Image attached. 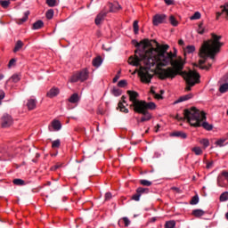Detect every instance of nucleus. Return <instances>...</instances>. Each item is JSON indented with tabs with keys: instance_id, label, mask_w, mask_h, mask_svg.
Wrapping results in <instances>:
<instances>
[{
	"instance_id": "f257e3e1",
	"label": "nucleus",
	"mask_w": 228,
	"mask_h": 228,
	"mask_svg": "<svg viewBox=\"0 0 228 228\" xmlns=\"http://www.w3.org/2000/svg\"><path fill=\"white\" fill-rule=\"evenodd\" d=\"M132 42L136 50L134 55L129 57L128 63L133 67H140L138 75L142 83L149 84L154 77V70L151 69V67L159 69L157 75L162 80L174 79L176 76H181L187 85L185 87L187 92L191 90V86L200 83V75L197 71L191 69L183 71L186 61L183 57L177 58V50L175 49V53L167 52L170 49V45H159L156 39H142L140 43L136 40ZM167 65L171 67L159 69Z\"/></svg>"
},
{
	"instance_id": "f03ea898",
	"label": "nucleus",
	"mask_w": 228,
	"mask_h": 228,
	"mask_svg": "<svg viewBox=\"0 0 228 228\" xmlns=\"http://www.w3.org/2000/svg\"><path fill=\"white\" fill-rule=\"evenodd\" d=\"M211 37L212 39L204 41L200 49L199 56L201 60L199 61V65H197V67L201 69V70H209V69H211L213 65L211 62H208V66L204 65V63L208 61V58L215 61V56L220 53V49L222 48V45H224V43L220 42V40H222V36L212 33Z\"/></svg>"
},
{
	"instance_id": "7ed1b4c3",
	"label": "nucleus",
	"mask_w": 228,
	"mask_h": 228,
	"mask_svg": "<svg viewBox=\"0 0 228 228\" xmlns=\"http://www.w3.org/2000/svg\"><path fill=\"white\" fill-rule=\"evenodd\" d=\"M187 122L192 127H202L207 131H211L213 129V125L206 122V112L201 111L196 107H191L190 109H185L183 113Z\"/></svg>"
},
{
	"instance_id": "20e7f679",
	"label": "nucleus",
	"mask_w": 228,
	"mask_h": 228,
	"mask_svg": "<svg viewBox=\"0 0 228 228\" xmlns=\"http://www.w3.org/2000/svg\"><path fill=\"white\" fill-rule=\"evenodd\" d=\"M126 94L129 97L130 102H132L129 107L133 108L134 111H136L138 108H140V104H142V101L138 100V97H140V94L136 91H126Z\"/></svg>"
},
{
	"instance_id": "39448f33",
	"label": "nucleus",
	"mask_w": 228,
	"mask_h": 228,
	"mask_svg": "<svg viewBox=\"0 0 228 228\" xmlns=\"http://www.w3.org/2000/svg\"><path fill=\"white\" fill-rule=\"evenodd\" d=\"M86 79H88V69H83L79 72L75 73L71 77L70 82L77 83V81H81L83 83V81H86Z\"/></svg>"
},
{
	"instance_id": "423d86ee",
	"label": "nucleus",
	"mask_w": 228,
	"mask_h": 228,
	"mask_svg": "<svg viewBox=\"0 0 228 228\" xmlns=\"http://www.w3.org/2000/svg\"><path fill=\"white\" fill-rule=\"evenodd\" d=\"M137 110L142 111H149L148 110H156V103L152 102H147L145 101H142Z\"/></svg>"
},
{
	"instance_id": "0eeeda50",
	"label": "nucleus",
	"mask_w": 228,
	"mask_h": 228,
	"mask_svg": "<svg viewBox=\"0 0 228 228\" xmlns=\"http://www.w3.org/2000/svg\"><path fill=\"white\" fill-rule=\"evenodd\" d=\"M167 20V15L166 14H156L153 16V26H159V24L165 23Z\"/></svg>"
},
{
	"instance_id": "6e6552de",
	"label": "nucleus",
	"mask_w": 228,
	"mask_h": 228,
	"mask_svg": "<svg viewBox=\"0 0 228 228\" xmlns=\"http://www.w3.org/2000/svg\"><path fill=\"white\" fill-rule=\"evenodd\" d=\"M12 123L13 119L12 118V116L4 114L2 117V127H10V126H12Z\"/></svg>"
},
{
	"instance_id": "1a4fd4ad",
	"label": "nucleus",
	"mask_w": 228,
	"mask_h": 228,
	"mask_svg": "<svg viewBox=\"0 0 228 228\" xmlns=\"http://www.w3.org/2000/svg\"><path fill=\"white\" fill-rule=\"evenodd\" d=\"M60 129H61V123L56 119L52 121L51 125L48 126L50 133H53V131H60Z\"/></svg>"
},
{
	"instance_id": "9d476101",
	"label": "nucleus",
	"mask_w": 228,
	"mask_h": 228,
	"mask_svg": "<svg viewBox=\"0 0 228 228\" xmlns=\"http://www.w3.org/2000/svg\"><path fill=\"white\" fill-rule=\"evenodd\" d=\"M135 113H139L141 115H143L140 120V122H148V120H151L152 118V116H151V113L149 111H144V110H137L134 111Z\"/></svg>"
},
{
	"instance_id": "9b49d317",
	"label": "nucleus",
	"mask_w": 228,
	"mask_h": 228,
	"mask_svg": "<svg viewBox=\"0 0 228 228\" xmlns=\"http://www.w3.org/2000/svg\"><path fill=\"white\" fill-rule=\"evenodd\" d=\"M106 15H108V12L102 11L101 13H99L96 16L95 20H94L96 26H99L101 24V22H102V20H104V17H106Z\"/></svg>"
},
{
	"instance_id": "f8f14e48",
	"label": "nucleus",
	"mask_w": 228,
	"mask_h": 228,
	"mask_svg": "<svg viewBox=\"0 0 228 228\" xmlns=\"http://www.w3.org/2000/svg\"><path fill=\"white\" fill-rule=\"evenodd\" d=\"M122 9V6H120V4H118V3H110L109 4V12L110 13H115L116 12H118L119 10Z\"/></svg>"
},
{
	"instance_id": "ddd939ff",
	"label": "nucleus",
	"mask_w": 228,
	"mask_h": 228,
	"mask_svg": "<svg viewBox=\"0 0 228 228\" xmlns=\"http://www.w3.org/2000/svg\"><path fill=\"white\" fill-rule=\"evenodd\" d=\"M170 136H175L176 138H181L182 140H186V138H188V134H186V133L181 132V131L173 132L170 134Z\"/></svg>"
},
{
	"instance_id": "4468645a",
	"label": "nucleus",
	"mask_w": 228,
	"mask_h": 228,
	"mask_svg": "<svg viewBox=\"0 0 228 228\" xmlns=\"http://www.w3.org/2000/svg\"><path fill=\"white\" fill-rule=\"evenodd\" d=\"M191 97H193V94H191L181 96L179 99H177L175 102V104H179V102H184V101H190V99H191Z\"/></svg>"
},
{
	"instance_id": "2eb2a0df",
	"label": "nucleus",
	"mask_w": 228,
	"mask_h": 228,
	"mask_svg": "<svg viewBox=\"0 0 228 228\" xmlns=\"http://www.w3.org/2000/svg\"><path fill=\"white\" fill-rule=\"evenodd\" d=\"M92 63L94 67H96V68L101 67V65H102V57L101 56L95 57L94 59H93Z\"/></svg>"
},
{
	"instance_id": "dca6fc26",
	"label": "nucleus",
	"mask_w": 228,
	"mask_h": 228,
	"mask_svg": "<svg viewBox=\"0 0 228 228\" xmlns=\"http://www.w3.org/2000/svg\"><path fill=\"white\" fill-rule=\"evenodd\" d=\"M12 81V83H19L20 81V75L19 74H14L12 75L7 81L6 85Z\"/></svg>"
},
{
	"instance_id": "f3484780",
	"label": "nucleus",
	"mask_w": 228,
	"mask_h": 228,
	"mask_svg": "<svg viewBox=\"0 0 228 228\" xmlns=\"http://www.w3.org/2000/svg\"><path fill=\"white\" fill-rule=\"evenodd\" d=\"M69 102H71V104H76V102H79V94L77 93H74L69 98Z\"/></svg>"
},
{
	"instance_id": "a211bd4d",
	"label": "nucleus",
	"mask_w": 228,
	"mask_h": 228,
	"mask_svg": "<svg viewBox=\"0 0 228 228\" xmlns=\"http://www.w3.org/2000/svg\"><path fill=\"white\" fill-rule=\"evenodd\" d=\"M58 94H60V89L53 87L52 88L48 93H47V97H56V95H58Z\"/></svg>"
},
{
	"instance_id": "6ab92c4d",
	"label": "nucleus",
	"mask_w": 228,
	"mask_h": 228,
	"mask_svg": "<svg viewBox=\"0 0 228 228\" xmlns=\"http://www.w3.org/2000/svg\"><path fill=\"white\" fill-rule=\"evenodd\" d=\"M206 212L202 209H194L192 210L193 216H196V218H200V216H204Z\"/></svg>"
},
{
	"instance_id": "aec40b11",
	"label": "nucleus",
	"mask_w": 228,
	"mask_h": 228,
	"mask_svg": "<svg viewBox=\"0 0 228 228\" xmlns=\"http://www.w3.org/2000/svg\"><path fill=\"white\" fill-rule=\"evenodd\" d=\"M42 28H44V21H42V20L33 23L32 29H42Z\"/></svg>"
},
{
	"instance_id": "412c9836",
	"label": "nucleus",
	"mask_w": 228,
	"mask_h": 228,
	"mask_svg": "<svg viewBox=\"0 0 228 228\" xmlns=\"http://www.w3.org/2000/svg\"><path fill=\"white\" fill-rule=\"evenodd\" d=\"M27 106L28 110H35L37 108V101L35 99L28 100Z\"/></svg>"
},
{
	"instance_id": "4be33fe9",
	"label": "nucleus",
	"mask_w": 228,
	"mask_h": 228,
	"mask_svg": "<svg viewBox=\"0 0 228 228\" xmlns=\"http://www.w3.org/2000/svg\"><path fill=\"white\" fill-rule=\"evenodd\" d=\"M199 35H204L205 33H207L208 29H206V28H204V22H200L199 24L198 29H197Z\"/></svg>"
},
{
	"instance_id": "5701e85b",
	"label": "nucleus",
	"mask_w": 228,
	"mask_h": 228,
	"mask_svg": "<svg viewBox=\"0 0 228 228\" xmlns=\"http://www.w3.org/2000/svg\"><path fill=\"white\" fill-rule=\"evenodd\" d=\"M24 43H22V41L20 40H18L13 49V53H18V51H20V49H22Z\"/></svg>"
},
{
	"instance_id": "b1692460",
	"label": "nucleus",
	"mask_w": 228,
	"mask_h": 228,
	"mask_svg": "<svg viewBox=\"0 0 228 228\" xmlns=\"http://www.w3.org/2000/svg\"><path fill=\"white\" fill-rule=\"evenodd\" d=\"M111 94L115 97H120V95H122V91L118 88L113 87V89L111 90Z\"/></svg>"
},
{
	"instance_id": "393cba45",
	"label": "nucleus",
	"mask_w": 228,
	"mask_h": 228,
	"mask_svg": "<svg viewBox=\"0 0 228 228\" xmlns=\"http://www.w3.org/2000/svg\"><path fill=\"white\" fill-rule=\"evenodd\" d=\"M118 106L122 113H129V110L126 108V106H124V103H122V102H119Z\"/></svg>"
},
{
	"instance_id": "a878e982",
	"label": "nucleus",
	"mask_w": 228,
	"mask_h": 228,
	"mask_svg": "<svg viewBox=\"0 0 228 228\" xmlns=\"http://www.w3.org/2000/svg\"><path fill=\"white\" fill-rule=\"evenodd\" d=\"M227 91H228V83H224L221 85V86L219 87L220 94H226Z\"/></svg>"
},
{
	"instance_id": "bb28decb",
	"label": "nucleus",
	"mask_w": 228,
	"mask_h": 228,
	"mask_svg": "<svg viewBox=\"0 0 228 228\" xmlns=\"http://www.w3.org/2000/svg\"><path fill=\"white\" fill-rule=\"evenodd\" d=\"M13 184H16V186H24L26 184V182H24V180L22 179H14L12 181Z\"/></svg>"
},
{
	"instance_id": "cd10ccee",
	"label": "nucleus",
	"mask_w": 228,
	"mask_h": 228,
	"mask_svg": "<svg viewBox=\"0 0 228 228\" xmlns=\"http://www.w3.org/2000/svg\"><path fill=\"white\" fill-rule=\"evenodd\" d=\"M28 17H29V11L25 12L23 18L19 20L18 24H23V22H26V20H28Z\"/></svg>"
},
{
	"instance_id": "c85d7f7f",
	"label": "nucleus",
	"mask_w": 228,
	"mask_h": 228,
	"mask_svg": "<svg viewBox=\"0 0 228 228\" xmlns=\"http://www.w3.org/2000/svg\"><path fill=\"white\" fill-rule=\"evenodd\" d=\"M217 185L221 188H225V181L222 176L217 177Z\"/></svg>"
},
{
	"instance_id": "c756f323",
	"label": "nucleus",
	"mask_w": 228,
	"mask_h": 228,
	"mask_svg": "<svg viewBox=\"0 0 228 228\" xmlns=\"http://www.w3.org/2000/svg\"><path fill=\"white\" fill-rule=\"evenodd\" d=\"M175 220L167 221L165 224V228H175Z\"/></svg>"
},
{
	"instance_id": "7c9ffc66",
	"label": "nucleus",
	"mask_w": 228,
	"mask_h": 228,
	"mask_svg": "<svg viewBox=\"0 0 228 228\" xmlns=\"http://www.w3.org/2000/svg\"><path fill=\"white\" fill-rule=\"evenodd\" d=\"M136 193H139L142 196V195H143V193H149V189L143 188V187H139L136 189Z\"/></svg>"
},
{
	"instance_id": "2f4dec72",
	"label": "nucleus",
	"mask_w": 228,
	"mask_h": 228,
	"mask_svg": "<svg viewBox=\"0 0 228 228\" xmlns=\"http://www.w3.org/2000/svg\"><path fill=\"white\" fill-rule=\"evenodd\" d=\"M169 22L170 24H172L174 27H176L178 26L179 24V21H177V20L175 19V17L174 15H171L169 17Z\"/></svg>"
},
{
	"instance_id": "473e14b6",
	"label": "nucleus",
	"mask_w": 228,
	"mask_h": 228,
	"mask_svg": "<svg viewBox=\"0 0 228 228\" xmlns=\"http://www.w3.org/2000/svg\"><path fill=\"white\" fill-rule=\"evenodd\" d=\"M46 4L50 7V8H54V6L58 5V2L56 0H46Z\"/></svg>"
},
{
	"instance_id": "72a5a7b5",
	"label": "nucleus",
	"mask_w": 228,
	"mask_h": 228,
	"mask_svg": "<svg viewBox=\"0 0 228 228\" xmlns=\"http://www.w3.org/2000/svg\"><path fill=\"white\" fill-rule=\"evenodd\" d=\"M45 15H46V19L51 20V19H53V17H54V10H53V9L48 10L46 12Z\"/></svg>"
},
{
	"instance_id": "f704fd0d",
	"label": "nucleus",
	"mask_w": 228,
	"mask_h": 228,
	"mask_svg": "<svg viewBox=\"0 0 228 228\" xmlns=\"http://www.w3.org/2000/svg\"><path fill=\"white\" fill-rule=\"evenodd\" d=\"M191 151L193 153H195L196 156L202 155V149H200V147H194V148H192Z\"/></svg>"
},
{
	"instance_id": "c9c22d12",
	"label": "nucleus",
	"mask_w": 228,
	"mask_h": 228,
	"mask_svg": "<svg viewBox=\"0 0 228 228\" xmlns=\"http://www.w3.org/2000/svg\"><path fill=\"white\" fill-rule=\"evenodd\" d=\"M133 28H134V35H138V31H140V27L138 26V20L134 21Z\"/></svg>"
},
{
	"instance_id": "e433bc0d",
	"label": "nucleus",
	"mask_w": 228,
	"mask_h": 228,
	"mask_svg": "<svg viewBox=\"0 0 228 228\" xmlns=\"http://www.w3.org/2000/svg\"><path fill=\"white\" fill-rule=\"evenodd\" d=\"M60 145H61L60 139H57L52 142L53 149H59Z\"/></svg>"
},
{
	"instance_id": "4c0bfd02",
	"label": "nucleus",
	"mask_w": 228,
	"mask_h": 228,
	"mask_svg": "<svg viewBox=\"0 0 228 228\" xmlns=\"http://www.w3.org/2000/svg\"><path fill=\"white\" fill-rule=\"evenodd\" d=\"M200 143L203 145L204 149H208L209 147V140L208 139H202L200 141Z\"/></svg>"
},
{
	"instance_id": "58836bf2",
	"label": "nucleus",
	"mask_w": 228,
	"mask_h": 228,
	"mask_svg": "<svg viewBox=\"0 0 228 228\" xmlns=\"http://www.w3.org/2000/svg\"><path fill=\"white\" fill-rule=\"evenodd\" d=\"M190 204H191V206H195L197 204H199V195H195L191 198Z\"/></svg>"
},
{
	"instance_id": "ea45409f",
	"label": "nucleus",
	"mask_w": 228,
	"mask_h": 228,
	"mask_svg": "<svg viewBox=\"0 0 228 228\" xmlns=\"http://www.w3.org/2000/svg\"><path fill=\"white\" fill-rule=\"evenodd\" d=\"M219 199L221 202H225L228 200V191L223 192Z\"/></svg>"
},
{
	"instance_id": "a19ab883",
	"label": "nucleus",
	"mask_w": 228,
	"mask_h": 228,
	"mask_svg": "<svg viewBox=\"0 0 228 228\" xmlns=\"http://www.w3.org/2000/svg\"><path fill=\"white\" fill-rule=\"evenodd\" d=\"M0 4L2 7L6 9V8H8V6H10V0H1Z\"/></svg>"
},
{
	"instance_id": "79ce46f5",
	"label": "nucleus",
	"mask_w": 228,
	"mask_h": 228,
	"mask_svg": "<svg viewBox=\"0 0 228 228\" xmlns=\"http://www.w3.org/2000/svg\"><path fill=\"white\" fill-rule=\"evenodd\" d=\"M118 86L119 88H126V86H127V80H120L118 83Z\"/></svg>"
},
{
	"instance_id": "37998d69",
	"label": "nucleus",
	"mask_w": 228,
	"mask_h": 228,
	"mask_svg": "<svg viewBox=\"0 0 228 228\" xmlns=\"http://www.w3.org/2000/svg\"><path fill=\"white\" fill-rule=\"evenodd\" d=\"M119 222H124L125 227H129V225L131 224V221L127 217L121 218Z\"/></svg>"
},
{
	"instance_id": "c03bdc74",
	"label": "nucleus",
	"mask_w": 228,
	"mask_h": 228,
	"mask_svg": "<svg viewBox=\"0 0 228 228\" xmlns=\"http://www.w3.org/2000/svg\"><path fill=\"white\" fill-rule=\"evenodd\" d=\"M185 53H188L189 54L191 53H195V46L194 45H188L185 49Z\"/></svg>"
},
{
	"instance_id": "a18cd8bd",
	"label": "nucleus",
	"mask_w": 228,
	"mask_h": 228,
	"mask_svg": "<svg viewBox=\"0 0 228 228\" xmlns=\"http://www.w3.org/2000/svg\"><path fill=\"white\" fill-rule=\"evenodd\" d=\"M140 184H142V186H151L152 182L148 180H140Z\"/></svg>"
},
{
	"instance_id": "49530a36",
	"label": "nucleus",
	"mask_w": 228,
	"mask_h": 228,
	"mask_svg": "<svg viewBox=\"0 0 228 228\" xmlns=\"http://www.w3.org/2000/svg\"><path fill=\"white\" fill-rule=\"evenodd\" d=\"M200 13L199 12H196L191 17V20H199L200 19Z\"/></svg>"
},
{
	"instance_id": "de8ad7c7",
	"label": "nucleus",
	"mask_w": 228,
	"mask_h": 228,
	"mask_svg": "<svg viewBox=\"0 0 228 228\" xmlns=\"http://www.w3.org/2000/svg\"><path fill=\"white\" fill-rule=\"evenodd\" d=\"M223 12H225V18L228 20V3H226L224 5H222Z\"/></svg>"
},
{
	"instance_id": "09e8293b",
	"label": "nucleus",
	"mask_w": 228,
	"mask_h": 228,
	"mask_svg": "<svg viewBox=\"0 0 228 228\" xmlns=\"http://www.w3.org/2000/svg\"><path fill=\"white\" fill-rule=\"evenodd\" d=\"M175 118L176 120H179V121H182V120H188V118H186V116H184V110H183V118L181 117V116H179V114H176L175 117Z\"/></svg>"
},
{
	"instance_id": "8fccbe9b",
	"label": "nucleus",
	"mask_w": 228,
	"mask_h": 228,
	"mask_svg": "<svg viewBox=\"0 0 228 228\" xmlns=\"http://www.w3.org/2000/svg\"><path fill=\"white\" fill-rule=\"evenodd\" d=\"M140 197H142L141 194H139L138 192H136L135 194H134V195L132 196V200H135L136 202H138V200H140Z\"/></svg>"
},
{
	"instance_id": "3c124183",
	"label": "nucleus",
	"mask_w": 228,
	"mask_h": 228,
	"mask_svg": "<svg viewBox=\"0 0 228 228\" xmlns=\"http://www.w3.org/2000/svg\"><path fill=\"white\" fill-rule=\"evenodd\" d=\"M4 97H5V94H4V91H3V90H1L0 91V106H1V104H3V99H4Z\"/></svg>"
},
{
	"instance_id": "603ef678",
	"label": "nucleus",
	"mask_w": 228,
	"mask_h": 228,
	"mask_svg": "<svg viewBox=\"0 0 228 228\" xmlns=\"http://www.w3.org/2000/svg\"><path fill=\"white\" fill-rule=\"evenodd\" d=\"M224 143H225V139H220L216 142V145H219V147H224Z\"/></svg>"
},
{
	"instance_id": "864d4df0",
	"label": "nucleus",
	"mask_w": 228,
	"mask_h": 228,
	"mask_svg": "<svg viewBox=\"0 0 228 228\" xmlns=\"http://www.w3.org/2000/svg\"><path fill=\"white\" fill-rule=\"evenodd\" d=\"M111 192L105 193V201L111 200Z\"/></svg>"
},
{
	"instance_id": "5fc2aeb1",
	"label": "nucleus",
	"mask_w": 228,
	"mask_h": 228,
	"mask_svg": "<svg viewBox=\"0 0 228 228\" xmlns=\"http://www.w3.org/2000/svg\"><path fill=\"white\" fill-rule=\"evenodd\" d=\"M15 59H12L10 61H9V63H8V67H9V69L10 68H12V67H13V65H15Z\"/></svg>"
},
{
	"instance_id": "6e6d98bb",
	"label": "nucleus",
	"mask_w": 228,
	"mask_h": 228,
	"mask_svg": "<svg viewBox=\"0 0 228 228\" xmlns=\"http://www.w3.org/2000/svg\"><path fill=\"white\" fill-rule=\"evenodd\" d=\"M221 8H222V12H216V19H220V17L222 16L223 13L225 14V12H224V7H222L221 5Z\"/></svg>"
},
{
	"instance_id": "4d7b16f0",
	"label": "nucleus",
	"mask_w": 228,
	"mask_h": 228,
	"mask_svg": "<svg viewBox=\"0 0 228 228\" xmlns=\"http://www.w3.org/2000/svg\"><path fill=\"white\" fill-rule=\"evenodd\" d=\"M153 96L155 97V99H158V101L163 99V96L157 93H155V94Z\"/></svg>"
},
{
	"instance_id": "13d9d810",
	"label": "nucleus",
	"mask_w": 228,
	"mask_h": 228,
	"mask_svg": "<svg viewBox=\"0 0 228 228\" xmlns=\"http://www.w3.org/2000/svg\"><path fill=\"white\" fill-rule=\"evenodd\" d=\"M166 4H167V6H171L172 4H174V0H164Z\"/></svg>"
},
{
	"instance_id": "bf43d9fd",
	"label": "nucleus",
	"mask_w": 228,
	"mask_h": 228,
	"mask_svg": "<svg viewBox=\"0 0 228 228\" xmlns=\"http://www.w3.org/2000/svg\"><path fill=\"white\" fill-rule=\"evenodd\" d=\"M223 81H224V83H228V73H226V74L223 77Z\"/></svg>"
},
{
	"instance_id": "052dcab7",
	"label": "nucleus",
	"mask_w": 228,
	"mask_h": 228,
	"mask_svg": "<svg viewBox=\"0 0 228 228\" xmlns=\"http://www.w3.org/2000/svg\"><path fill=\"white\" fill-rule=\"evenodd\" d=\"M118 79H120V76L116 75L112 81H113V83H117V81H118Z\"/></svg>"
},
{
	"instance_id": "680f3d73",
	"label": "nucleus",
	"mask_w": 228,
	"mask_h": 228,
	"mask_svg": "<svg viewBox=\"0 0 228 228\" xmlns=\"http://www.w3.org/2000/svg\"><path fill=\"white\" fill-rule=\"evenodd\" d=\"M121 102H122V104H126L127 103V102H126V96L125 95H123L122 97H121Z\"/></svg>"
},
{
	"instance_id": "e2e57ef3",
	"label": "nucleus",
	"mask_w": 228,
	"mask_h": 228,
	"mask_svg": "<svg viewBox=\"0 0 228 228\" xmlns=\"http://www.w3.org/2000/svg\"><path fill=\"white\" fill-rule=\"evenodd\" d=\"M213 167V162H208L207 168H211Z\"/></svg>"
},
{
	"instance_id": "0e129e2a",
	"label": "nucleus",
	"mask_w": 228,
	"mask_h": 228,
	"mask_svg": "<svg viewBox=\"0 0 228 228\" xmlns=\"http://www.w3.org/2000/svg\"><path fill=\"white\" fill-rule=\"evenodd\" d=\"M178 44L180 45H184V41L183 39H179Z\"/></svg>"
},
{
	"instance_id": "69168bd1",
	"label": "nucleus",
	"mask_w": 228,
	"mask_h": 228,
	"mask_svg": "<svg viewBox=\"0 0 228 228\" xmlns=\"http://www.w3.org/2000/svg\"><path fill=\"white\" fill-rule=\"evenodd\" d=\"M151 94H152V95L156 94V91H154L153 87L151 88Z\"/></svg>"
},
{
	"instance_id": "338daca9",
	"label": "nucleus",
	"mask_w": 228,
	"mask_h": 228,
	"mask_svg": "<svg viewBox=\"0 0 228 228\" xmlns=\"http://www.w3.org/2000/svg\"><path fill=\"white\" fill-rule=\"evenodd\" d=\"M172 190H174L175 191H179V188L177 187H173Z\"/></svg>"
},
{
	"instance_id": "774afa93",
	"label": "nucleus",
	"mask_w": 228,
	"mask_h": 228,
	"mask_svg": "<svg viewBox=\"0 0 228 228\" xmlns=\"http://www.w3.org/2000/svg\"><path fill=\"white\" fill-rule=\"evenodd\" d=\"M225 218L228 220V212L225 214Z\"/></svg>"
}]
</instances>
